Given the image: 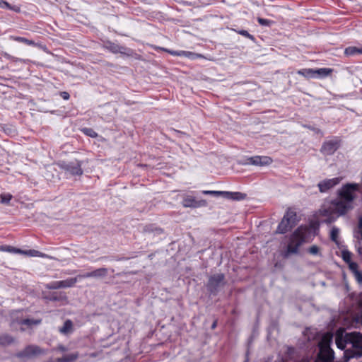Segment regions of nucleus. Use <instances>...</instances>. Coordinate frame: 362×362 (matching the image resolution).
<instances>
[{"label": "nucleus", "mask_w": 362, "mask_h": 362, "mask_svg": "<svg viewBox=\"0 0 362 362\" xmlns=\"http://www.w3.org/2000/svg\"><path fill=\"white\" fill-rule=\"evenodd\" d=\"M298 74L299 75H302L307 78L314 77L315 76V70L311 69H303L298 71Z\"/></svg>", "instance_id": "393cba45"}, {"label": "nucleus", "mask_w": 362, "mask_h": 362, "mask_svg": "<svg viewBox=\"0 0 362 362\" xmlns=\"http://www.w3.org/2000/svg\"><path fill=\"white\" fill-rule=\"evenodd\" d=\"M226 284L225 275L221 273L215 274L209 276L206 285L209 292L216 294Z\"/></svg>", "instance_id": "20e7f679"}, {"label": "nucleus", "mask_w": 362, "mask_h": 362, "mask_svg": "<svg viewBox=\"0 0 362 362\" xmlns=\"http://www.w3.org/2000/svg\"><path fill=\"white\" fill-rule=\"evenodd\" d=\"M15 342V339L8 334H2L0 335V346H7Z\"/></svg>", "instance_id": "a211bd4d"}, {"label": "nucleus", "mask_w": 362, "mask_h": 362, "mask_svg": "<svg viewBox=\"0 0 362 362\" xmlns=\"http://www.w3.org/2000/svg\"><path fill=\"white\" fill-rule=\"evenodd\" d=\"M339 147V141L336 139L325 141L321 147L320 151L324 155H332Z\"/></svg>", "instance_id": "6e6552de"}, {"label": "nucleus", "mask_w": 362, "mask_h": 362, "mask_svg": "<svg viewBox=\"0 0 362 362\" xmlns=\"http://www.w3.org/2000/svg\"><path fill=\"white\" fill-rule=\"evenodd\" d=\"M54 362H64L63 356L61 358H57Z\"/></svg>", "instance_id": "a18cd8bd"}, {"label": "nucleus", "mask_w": 362, "mask_h": 362, "mask_svg": "<svg viewBox=\"0 0 362 362\" xmlns=\"http://www.w3.org/2000/svg\"><path fill=\"white\" fill-rule=\"evenodd\" d=\"M182 206L186 208H198L206 206V202L204 199L197 200L194 197L187 195L183 199Z\"/></svg>", "instance_id": "1a4fd4ad"}, {"label": "nucleus", "mask_w": 362, "mask_h": 362, "mask_svg": "<svg viewBox=\"0 0 362 362\" xmlns=\"http://www.w3.org/2000/svg\"><path fill=\"white\" fill-rule=\"evenodd\" d=\"M358 232H360L362 230V217L361 216L359 217V219H358Z\"/></svg>", "instance_id": "37998d69"}, {"label": "nucleus", "mask_w": 362, "mask_h": 362, "mask_svg": "<svg viewBox=\"0 0 362 362\" xmlns=\"http://www.w3.org/2000/svg\"><path fill=\"white\" fill-rule=\"evenodd\" d=\"M11 199L12 195L11 194L8 193L1 194V203L2 204H8Z\"/></svg>", "instance_id": "c756f323"}, {"label": "nucleus", "mask_w": 362, "mask_h": 362, "mask_svg": "<svg viewBox=\"0 0 362 362\" xmlns=\"http://www.w3.org/2000/svg\"><path fill=\"white\" fill-rule=\"evenodd\" d=\"M248 160L249 163L258 166L269 165L272 163V159L269 156H253L248 158Z\"/></svg>", "instance_id": "f8f14e48"}, {"label": "nucleus", "mask_w": 362, "mask_h": 362, "mask_svg": "<svg viewBox=\"0 0 362 362\" xmlns=\"http://www.w3.org/2000/svg\"><path fill=\"white\" fill-rule=\"evenodd\" d=\"M83 132L88 136L92 137V138H95L97 137L98 136V134L92 129L90 128H84L83 129Z\"/></svg>", "instance_id": "72a5a7b5"}, {"label": "nucleus", "mask_w": 362, "mask_h": 362, "mask_svg": "<svg viewBox=\"0 0 362 362\" xmlns=\"http://www.w3.org/2000/svg\"><path fill=\"white\" fill-rule=\"evenodd\" d=\"M357 184H346L338 191L339 199L324 204L319 210L321 222L331 223L339 216L344 215L353 208L352 202L355 199V192L358 191Z\"/></svg>", "instance_id": "f257e3e1"}, {"label": "nucleus", "mask_w": 362, "mask_h": 362, "mask_svg": "<svg viewBox=\"0 0 362 362\" xmlns=\"http://www.w3.org/2000/svg\"><path fill=\"white\" fill-rule=\"evenodd\" d=\"M359 54H362V48L360 49L356 47H349L344 50V54L347 57L354 56Z\"/></svg>", "instance_id": "412c9836"}, {"label": "nucleus", "mask_w": 362, "mask_h": 362, "mask_svg": "<svg viewBox=\"0 0 362 362\" xmlns=\"http://www.w3.org/2000/svg\"><path fill=\"white\" fill-rule=\"evenodd\" d=\"M359 233H361V239H362V230Z\"/></svg>", "instance_id": "603ef678"}, {"label": "nucleus", "mask_w": 362, "mask_h": 362, "mask_svg": "<svg viewBox=\"0 0 362 362\" xmlns=\"http://www.w3.org/2000/svg\"><path fill=\"white\" fill-rule=\"evenodd\" d=\"M105 48L107 49L108 50H110V52H112V53H121V54H124L126 53V51H127V48L123 47V46H120L118 44H116V43H114V42H107L105 43Z\"/></svg>", "instance_id": "ddd939ff"}, {"label": "nucleus", "mask_w": 362, "mask_h": 362, "mask_svg": "<svg viewBox=\"0 0 362 362\" xmlns=\"http://www.w3.org/2000/svg\"><path fill=\"white\" fill-rule=\"evenodd\" d=\"M216 325H217L216 321H214V322H213L212 325H211V329H215V328H216Z\"/></svg>", "instance_id": "49530a36"}, {"label": "nucleus", "mask_w": 362, "mask_h": 362, "mask_svg": "<svg viewBox=\"0 0 362 362\" xmlns=\"http://www.w3.org/2000/svg\"><path fill=\"white\" fill-rule=\"evenodd\" d=\"M349 268L350 271L354 274L356 272L358 271V266L356 262H349Z\"/></svg>", "instance_id": "c9c22d12"}, {"label": "nucleus", "mask_w": 362, "mask_h": 362, "mask_svg": "<svg viewBox=\"0 0 362 362\" xmlns=\"http://www.w3.org/2000/svg\"><path fill=\"white\" fill-rule=\"evenodd\" d=\"M308 252L313 255H318L320 253V247L317 245H312L308 250Z\"/></svg>", "instance_id": "7c9ffc66"}, {"label": "nucleus", "mask_w": 362, "mask_h": 362, "mask_svg": "<svg viewBox=\"0 0 362 362\" xmlns=\"http://www.w3.org/2000/svg\"><path fill=\"white\" fill-rule=\"evenodd\" d=\"M14 40L16 41H18V42H23V43H25L28 45H35V42L32 40H30L27 38H25V37H16L14 38Z\"/></svg>", "instance_id": "2f4dec72"}, {"label": "nucleus", "mask_w": 362, "mask_h": 362, "mask_svg": "<svg viewBox=\"0 0 362 362\" xmlns=\"http://www.w3.org/2000/svg\"><path fill=\"white\" fill-rule=\"evenodd\" d=\"M315 131L317 133H318V132H320V129H315Z\"/></svg>", "instance_id": "8fccbe9b"}, {"label": "nucleus", "mask_w": 362, "mask_h": 362, "mask_svg": "<svg viewBox=\"0 0 362 362\" xmlns=\"http://www.w3.org/2000/svg\"><path fill=\"white\" fill-rule=\"evenodd\" d=\"M0 251L7 252H10V253H16V254H21V253L24 252V250L14 247L11 245H1Z\"/></svg>", "instance_id": "6ab92c4d"}, {"label": "nucleus", "mask_w": 362, "mask_h": 362, "mask_svg": "<svg viewBox=\"0 0 362 362\" xmlns=\"http://www.w3.org/2000/svg\"><path fill=\"white\" fill-rule=\"evenodd\" d=\"M47 354V351L35 344L25 346L22 351L18 352L16 356L18 358H30Z\"/></svg>", "instance_id": "39448f33"}, {"label": "nucleus", "mask_w": 362, "mask_h": 362, "mask_svg": "<svg viewBox=\"0 0 362 362\" xmlns=\"http://www.w3.org/2000/svg\"><path fill=\"white\" fill-rule=\"evenodd\" d=\"M40 322V320L24 319L20 322V324L31 327L32 325H38Z\"/></svg>", "instance_id": "a878e982"}, {"label": "nucleus", "mask_w": 362, "mask_h": 362, "mask_svg": "<svg viewBox=\"0 0 362 362\" xmlns=\"http://www.w3.org/2000/svg\"><path fill=\"white\" fill-rule=\"evenodd\" d=\"M182 57H185L191 59H196L198 58H204V56L201 54L194 53L188 51H181Z\"/></svg>", "instance_id": "5701e85b"}, {"label": "nucleus", "mask_w": 362, "mask_h": 362, "mask_svg": "<svg viewBox=\"0 0 362 362\" xmlns=\"http://www.w3.org/2000/svg\"><path fill=\"white\" fill-rule=\"evenodd\" d=\"M79 358L78 351L73 352L63 356L64 362H76Z\"/></svg>", "instance_id": "4be33fe9"}, {"label": "nucleus", "mask_w": 362, "mask_h": 362, "mask_svg": "<svg viewBox=\"0 0 362 362\" xmlns=\"http://www.w3.org/2000/svg\"><path fill=\"white\" fill-rule=\"evenodd\" d=\"M60 95L64 100H69L70 97L69 93L66 91L61 92Z\"/></svg>", "instance_id": "79ce46f5"}, {"label": "nucleus", "mask_w": 362, "mask_h": 362, "mask_svg": "<svg viewBox=\"0 0 362 362\" xmlns=\"http://www.w3.org/2000/svg\"><path fill=\"white\" fill-rule=\"evenodd\" d=\"M332 70L329 68H320L315 70V76L318 75L322 77H325L332 73Z\"/></svg>", "instance_id": "b1692460"}, {"label": "nucleus", "mask_w": 362, "mask_h": 362, "mask_svg": "<svg viewBox=\"0 0 362 362\" xmlns=\"http://www.w3.org/2000/svg\"><path fill=\"white\" fill-rule=\"evenodd\" d=\"M74 331V324L71 320H66L64 325L59 328V332L64 335L72 333Z\"/></svg>", "instance_id": "4468645a"}, {"label": "nucleus", "mask_w": 362, "mask_h": 362, "mask_svg": "<svg viewBox=\"0 0 362 362\" xmlns=\"http://www.w3.org/2000/svg\"><path fill=\"white\" fill-rule=\"evenodd\" d=\"M342 258L346 263L351 262V253L349 251L342 252Z\"/></svg>", "instance_id": "f704fd0d"}, {"label": "nucleus", "mask_w": 362, "mask_h": 362, "mask_svg": "<svg viewBox=\"0 0 362 362\" xmlns=\"http://www.w3.org/2000/svg\"><path fill=\"white\" fill-rule=\"evenodd\" d=\"M145 230L150 231V230L148 229V226H147V227H146Z\"/></svg>", "instance_id": "3c124183"}, {"label": "nucleus", "mask_w": 362, "mask_h": 362, "mask_svg": "<svg viewBox=\"0 0 362 362\" xmlns=\"http://www.w3.org/2000/svg\"><path fill=\"white\" fill-rule=\"evenodd\" d=\"M293 226V224L286 221V219L281 220L276 229V233L280 234L286 233Z\"/></svg>", "instance_id": "2eb2a0df"}, {"label": "nucleus", "mask_w": 362, "mask_h": 362, "mask_svg": "<svg viewBox=\"0 0 362 362\" xmlns=\"http://www.w3.org/2000/svg\"><path fill=\"white\" fill-rule=\"evenodd\" d=\"M55 349H56L57 351H60V352H66V351H67V350H68V349H67L65 346H64V345H62V344H59V345L55 348Z\"/></svg>", "instance_id": "58836bf2"}, {"label": "nucleus", "mask_w": 362, "mask_h": 362, "mask_svg": "<svg viewBox=\"0 0 362 362\" xmlns=\"http://www.w3.org/2000/svg\"><path fill=\"white\" fill-rule=\"evenodd\" d=\"M204 194H211L214 196H223L224 197V191H212V190H204L203 191Z\"/></svg>", "instance_id": "473e14b6"}, {"label": "nucleus", "mask_w": 362, "mask_h": 362, "mask_svg": "<svg viewBox=\"0 0 362 362\" xmlns=\"http://www.w3.org/2000/svg\"><path fill=\"white\" fill-rule=\"evenodd\" d=\"M339 233V230L335 226L332 227L331 232H330L331 240L334 242H337Z\"/></svg>", "instance_id": "cd10ccee"}, {"label": "nucleus", "mask_w": 362, "mask_h": 362, "mask_svg": "<svg viewBox=\"0 0 362 362\" xmlns=\"http://www.w3.org/2000/svg\"><path fill=\"white\" fill-rule=\"evenodd\" d=\"M50 301H66L67 297L64 293L54 292L46 297Z\"/></svg>", "instance_id": "f3484780"}, {"label": "nucleus", "mask_w": 362, "mask_h": 362, "mask_svg": "<svg viewBox=\"0 0 362 362\" xmlns=\"http://www.w3.org/2000/svg\"><path fill=\"white\" fill-rule=\"evenodd\" d=\"M341 180V177H334L332 179H326L320 182L317 185L320 192H326L329 189L338 185Z\"/></svg>", "instance_id": "9d476101"}, {"label": "nucleus", "mask_w": 362, "mask_h": 362, "mask_svg": "<svg viewBox=\"0 0 362 362\" xmlns=\"http://www.w3.org/2000/svg\"><path fill=\"white\" fill-rule=\"evenodd\" d=\"M78 279V276L74 278H69L66 280L51 282L47 285L49 289H59L62 288H70L75 285Z\"/></svg>", "instance_id": "0eeeda50"}, {"label": "nucleus", "mask_w": 362, "mask_h": 362, "mask_svg": "<svg viewBox=\"0 0 362 362\" xmlns=\"http://www.w3.org/2000/svg\"><path fill=\"white\" fill-rule=\"evenodd\" d=\"M310 233V230L307 226L298 227L290 237L284 257H287L291 255L298 254L299 247L308 240Z\"/></svg>", "instance_id": "7ed1b4c3"}, {"label": "nucleus", "mask_w": 362, "mask_h": 362, "mask_svg": "<svg viewBox=\"0 0 362 362\" xmlns=\"http://www.w3.org/2000/svg\"><path fill=\"white\" fill-rule=\"evenodd\" d=\"M108 269L107 268H99L90 272L78 275V279L82 278H104L107 275Z\"/></svg>", "instance_id": "9b49d317"}, {"label": "nucleus", "mask_w": 362, "mask_h": 362, "mask_svg": "<svg viewBox=\"0 0 362 362\" xmlns=\"http://www.w3.org/2000/svg\"><path fill=\"white\" fill-rule=\"evenodd\" d=\"M225 197L226 199H229L240 201V200H243V199H245L246 194L239 192H230L224 191V197Z\"/></svg>", "instance_id": "dca6fc26"}, {"label": "nucleus", "mask_w": 362, "mask_h": 362, "mask_svg": "<svg viewBox=\"0 0 362 362\" xmlns=\"http://www.w3.org/2000/svg\"><path fill=\"white\" fill-rule=\"evenodd\" d=\"M0 7L3 8H11V5L5 1L0 0Z\"/></svg>", "instance_id": "ea45409f"}, {"label": "nucleus", "mask_w": 362, "mask_h": 362, "mask_svg": "<svg viewBox=\"0 0 362 362\" xmlns=\"http://www.w3.org/2000/svg\"><path fill=\"white\" fill-rule=\"evenodd\" d=\"M335 342L344 352V362L362 356V334L358 332H346L342 329L337 331Z\"/></svg>", "instance_id": "f03ea898"}, {"label": "nucleus", "mask_w": 362, "mask_h": 362, "mask_svg": "<svg viewBox=\"0 0 362 362\" xmlns=\"http://www.w3.org/2000/svg\"><path fill=\"white\" fill-rule=\"evenodd\" d=\"M236 33H238V34L248 38V39H250L252 40H255V37L253 35H250L247 30H234Z\"/></svg>", "instance_id": "c85d7f7f"}, {"label": "nucleus", "mask_w": 362, "mask_h": 362, "mask_svg": "<svg viewBox=\"0 0 362 362\" xmlns=\"http://www.w3.org/2000/svg\"><path fill=\"white\" fill-rule=\"evenodd\" d=\"M8 9L14 11L17 13L20 12V11H21L20 8L18 6H11V8H8Z\"/></svg>", "instance_id": "c03bdc74"}, {"label": "nucleus", "mask_w": 362, "mask_h": 362, "mask_svg": "<svg viewBox=\"0 0 362 362\" xmlns=\"http://www.w3.org/2000/svg\"><path fill=\"white\" fill-rule=\"evenodd\" d=\"M360 302H361V304L362 305V293L360 295Z\"/></svg>", "instance_id": "09e8293b"}, {"label": "nucleus", "mask_w": 362, "mask_h": 362, "mask_svg": "<svg viewBox=\"0 0 362 362\" xmlns=\"http://www.w3.org/2000/svg\"><path fill=\"white\" fill-rule=\"evenodd\" d=\"M257 21L260 25L266 26H269L271 23V21L262 18H258Z\"/></svg>", "instance_id": "e433bc0d"}, {"label": "nucleus", "mask_w": 362, "mask_h": 362, "mask_svg": "<svg viewBox=\"0 0 362 362\" xmlns=\"http://www.w3.org/2000/svg\"><path fill=\"white\" fill-rule=\"evenodd\" d=\"M283 219H286V221L294 226L296 224V214L293 210L289 209L286 211Z\"/></svg>", "instance_id": "aec40b11"}, {"label": "nucleus", "mask_w": 362, "mask_h": 362, "mask_svg": "<svg viewBox=\"0 0 362 362\" xmlns=\"http://www.w3.org/2000/svg\"><path fill=\"white\" fill-rule=\"evenodd\" d=\"M81 165L82 162L77 160L69 163L63 162L59 164L62 169L71 175H81L83 174Z\"/></svg>", "instance_id": "423d86ee"}, {"label": "nucleus", "mask_w": 362, "mask_h": 362, "mask_svg": "<svg viewBox=\"0 0 362 362\" xmlns=\"http://www.w3.org/2000/svg\"><path fill=\"white\" fill-rule=\"evenodd\" d=\"M22 254L27 255L29 256H33V257H43L42 253H41L40 252H39L37 250H30L28 251L24 250V252H23Z\"/></svg>", "instance_id": "bb28decb"}, {"label": "nucleus", "mask_w": 362, "mask_h": 362, "mask_svg": "<svg viewBox=\"0 0 362 362\" xmlns=\"http://www.w3.org/2000/svg\"><path fill=\"white\" fill-rule=\"evenodd\" d=\"M358 253H359L360 255H361V254H362V247H358Z\"/></svg>", "instance_id": "de8ad7c7"}, {"label": "nucleus", "mask_w": 362, "mask_h": 362, "mask_svg": "<svg viewBox=\"0 0 362 362\" xmlns=\"http://www.w3.org/2000/svg\"><path fill=\"white\" fill-rule=\"evenodd\" d=\"M356 280L361 284L362 283V273L358 270L353 274Z\"/></svg>", "instance_id": "4c0bfd02"}, {"label": "nucleus", "mask_w": 362, "mask_h": 362, "mask_svg": "<svg viewBox=\"0 0 362 362\" xmlns=\"http://www.w3.org/2000/svg\"><path fill=\"white\" fill-rule=\"evenodd\" d=\"M165 51L168 52V53H170V54H172L173 56L182 57L181 51H173V50H168V49H165Z\"/></svg>", "instance_id": "a19ab883"}]
</instances>
